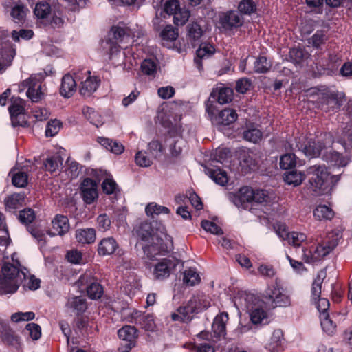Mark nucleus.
<instances>
[{
	"label": "nucleus",
	"instance_id": "obj_1",
	"mask_svg": "<svg viewBox=\"0 0 352 352\" xmlns=\"http://www.w3.org/2000/svg\"><path fill=\"white\" fill-rule=\"evenodd\" d=\"M135 233L143 241H151L150 245H146L142 248L144 255L148 258L152 260L156 255L168 252L163 239V236H166V229L160 222L144 221L135 229Z\"/></svg>",
	"mask_w": 352,
	"mask_h": 352
},
{
	"label": "nucleus",
	"instance_id": "obj_2",
	"mask_svg": "<svg viewBox=\"0 0 352 352\" xmlns=\"http://www.w3.org/2000/svg\"><path fill=\"white\" fill-rule=\"evenodd\" d=\"M2 276L0 278V292L12 294L17 291L20 285L26 282L28 270L21 268L19 261L14 263H5L1 267Z\"/></svg>",
	"mask_w": 352,
	"mask_h": 352
},
{
	"label": "nucleus",
	"instance_id": "obj_3",
	"mask_svg": "<svg viewBox=\"0 0 352 352\" xmlns=\"http://www.w3.org/2000/svg\"><path fill=\"white\" fill-rule=\"evenodd\" d=\"M309 176L308 188L312 195L325 194L330 188V172L325 165H314L307 168Z\"/></svg>",
	"mask_w": 352,
	"mask_h": 352
},
{
	"label": "nucleus",
	"instance_id": "obj_4",
	"mask_svg": "<svg viewBox=\"0 0 352 352\" xmlns=\"http://www.w3.org/2000/svg\"><path fill=\"white\" fill-rule=\"evenodd\" d=\"M8 30H0V74L11 65L16 49L9 40Z\"/></svg>",
	"mask_w": 352,
	"mask_h": 352
},
{
	"label": "nucleus",
	"instance_id": "obj_5",
	"mask_svg": "<svg viewBox=\"0 0 352 352\" xmlns=\"http://www.w3.org/2000/svg\"><path fill=\"white\" fill-rule=\"evenodd\" d=\"M180 260L175 257L163 258L153 265V276L155 280H164L175 272Z\"/></svg>",
	"mask_w": 352,
	"mask_h": 352
},
{
	"label": "nucleus",
	"instance_id": "obj_6",
	"mask_svg": "<svg viewBox=\"0 0 352 352\" xmlns=\"http://www.w3.org/2000/svg\"><path fill=\"white\" fill-rule=\"evenodd\" d=\"M338 245V238L333 234L327 236L326 239L319 243L316 247L313 254L308 257L306 263H314L321 260L332 252Z\"/></svg>",
	"mask_w": 352,
	"mask_h": 352
},
{
	"label": "nucleus",
	"instance_id": "obj_7",
	"mask_svg": "<svg viewBox=\"0 0 352 352\" xmlns=\"http://www.w3.org/2000/svg\"><path fill=\"white\" fill-rule=\"evenodd\" d=\"M264 302L272 308L276 307H287L291 304V300L288 295L283 293L277 285L269 287L263 294Z\"/></svg>",
	"mask_w": 352,
	"mask_h": 352
},
{
	"label": "nucleus",
	"instance_id": "obj_8",
	"mask_svg": "<svg viewBox=\"0 0 352 352\" xmlns=\"http://www.w3.org/2000/svg\"><path fill=\"white\" fill-rule=\"evenodd\" d=\"M296 148L302 151L306 156L317 157L325 148L324 143L314 139H305V137L295 138Z\"/></svg>",
	"mask_w": 352,
	"mask_h": 352
},
{
	"label": "nucleus",
	"instance_id": "obj_9",
	"mask_svg": "<svg viewBox=\"0 0 352 352\" xmlns=\"http://www.w3.org/2000/svg\"><path fill=\"white\" fill-rule=\"evenodd\" d=\"M42 82L36 76H30L23 80L19 85L21 91L28 89L26 95L32 102H38L44 97V93L41 91Z\"/></svg>",
	"mask_w": 352,
	"mask_h": 352
},
{
	"label": "nucleus",
	"instance_id": "obj_10",
	"mask_svg": "<svg viewBox=\"0 0 352 352\" xmlns=\"http://www.w3.org/2000/svg\"><path fill=\"white\" fill-rule=\"evenodd\" d=\"M239 164L244 174L254 171L258 168L256 151L248 148H241L238 151Z\"/></svg>",
	"mask_w": 352,
	"mask_h": 352
},
{
	"label": "nucleus",
	"instance_id": "obj_11",
	"mask_svg": "<svg viewBox=\"0 0 352 352\" xmlns=\"http://www.w3.org/2000/svg\"><path fill=\"white\" fill-rule=\"evenodd\" d=\"M80 195L86 204H91L98 197L97 184L91 178H85L80 184Z\"/></svg>",
	"mask_w": 352,
	"mask_h": 352
},
{
	"label": "nucleus",
	"instance_id": "obj_12",
	"mask_svg": "<svg viewBox=\"0 0 352 352\" xmlns=\"http://www.w3.org/2000/svg\"><path fill=\"white\" fill-rule=\"evenodd\" d=\"M219 23L225 30H232L242 26L243 20L237 11L230 10L220 16Z\"/></svg>",
	"mask_w": 352,
	"mask_h": 352
},
{
	"label": "nucleus",
	"instance_id": "obj_13",
	"mask_svg": "<svg viewBox=\"0 0 352 352\" xmlns=\"http://www.w3.org/2000/svg\"><path fill=\"white\" fill-rule=\"evenodd\" d=\"M75 77H73L70 74H65L61 82L60 88V94L65 98H70L76 90V80H80V73H74Z\"/></svg>",
	"mask_w": 352,
	"mask_h": 352
},
{
	"label": "nucleus",
	"instance_id": "obj_14",
	"mask_svg": "<svg viewBox=\"0 0 352 352\" xmlns=\"http://www.w3.org/2000/svg\"><path fill=\"white\" fill-rule=\"evenodd\" d=\"M228 314L227 312H222L217 315L213 321L212 329L213 336L218 340L223 339L226 336V324L228 321Z\"/></svg>",
	"mask_w": 352,
	"mask_h": 352
},
{
	"label": "nucleus",
	"instance_id": "obj_15",
	"mask_svg": "<svg viewBox=\"0 0 352 352\" xmlns=\"http://www.w3.org/2000/svg\"><path fill=\"white\" fill-rule=\"evenodd\" d=\"M53 231L49 230L48 234L51 236L56 235L63 236L69 230L68 218L63 214H56L52 221Z\"/></svg>",
	"mask_w": 352,
	"mask_h": 352
},
{
	"label": "nucleus",
	"instance_id": "obj_16",
	"mask_svg": "<svg viewBox=\"0 0 352 352\" xmlns=\"http://www.w3.org/2000/svg\"><path fill=\"white\" fill-rule=\"evenodd\" d=\"M85 73L88 74V76L85 80L81 82L79 91L83 96L88 97L96 91L100 85V80L96 76H91V72L89 70H86Z\"/></svg>",
	"mask_w": 352,
	"mask_h": 352
},
{
	"label": "nucleus",
	"instance_id": "obj_17",
	"mask_svg": "<svg viewBox=\"0 0 352 352\" xmlns=\"http://www.w3.org/2000/svg\"><path fill=\"white\" fill-rule=\"evenodd\" d=\"M237 118L238 115L234 109L226 108L220 111L218 115L214 116L212 123L217 126H228L234 123Z\"/></svg>",
	"mask_w": 352,
	"mask_h": 352
},
{
	"label": "nucleus",
	"instance_id": "obj_18",
	"mask_svg": "<svg viewBox=\"0 0 352 352\" xmlns=\"http://www.w3.org/2000/svg\"><path fill=\"white\" fill-rule=\"evenodd\" d=\"M233 90L230 87H218L210 93V98L218 103L224 104L230 102L233 99Z\"/></svg>",
	"mask_w": 352,
	"mask_h": 352
},
{
	"label": "nucleus",
	"instance_id": "obj_19",
	"mask_svg": "<svg viewBox=\"0 0 352 352\" xmlns=\"http://www.w3.org/2000/svg\"><path fill=\"white\" fill-rule=\"evenodd\" d=\"M188 308L194 314L199 313L210 307V302L204 295H194L188 301Z\"/></svg>",
	"mask_w": 352,
	"mask_h": 352
},
{
	"label": "nucleus",
	"instance_id": "obj_20",
	"mask_svg": "<svg viewBox=\"0 0 352 352\" xmlns=\"http://www.w3.org/2000/svg\"><path fill=\"white\" fill-rule=\"evenodd\" d=\"M118 248V244L113 237L104 238L98 244V252L99 255H111Z\"/></svg>",
	"mask_w": 352,
	"mask_h": 352
},
{
	"label": "nucleus",
	"instance_id": "obj_21",
	"mask_svg": "<svg viewBox=\"0 0 352 352\" xmlns=\"http://www.w3.org/2000/svg\"><path fill=\"white\" fill-rule=\"evenodd\" d=\"M204 31L199 24L197 22L190 23L188 25V35L189 41L193 47H197L201 43Z\"/></svg>",
	"mask_w": 352,
	"mask_h": 352
},
{
	"label": "nucleus",
	"instance_id": "obj_22",
	"mask_svg": "<svg viewBox=\"0 0 352 352\" xmlns=\"http://www.w3.org/2000/svg\"><path fill=\"white\" fill-rule=\"evenodd\" d=\"M66 306L76 315L84 313L87 308L86 299L82 296H73L69 298Z\"/></svg>",
	"mask_w": 352,
	"mask_h": 352
},
{
	"label": "nucleus",
	"instance_id": "obj_23",
	"mask_svg": "<svg viewBox=\"0 0 352 352\" xmlns=\"http://www.w3.org/2000/svg\"><path fill=\"white\" fill-rule=\"evenodd\" d=\"M76 239L82 244H90L94 243L96 238L94 228L77 229L76 231Z\"/></svg>",
	"mask_w": 352,
	"mask_h": 352
},
{
	"label": "nucleus",
	"instance_id": "obj_24",
	"mask_svg": "<svg viewBox=\"0 0 352 352\" xmlns=\"http://www.w3.org/2000/svg\"><path fill=\"white\" fill-rule=\"evenodd\" d=\"M205 172L217 184L224 186L228 182L227 173L220 168L206 167Z\"/></svg>",
	"mask_w": 352,
	"mask_h": 352
},
{
	"label": "nucleus",
	"instance_id": "obj_25",
	"mask_svg": "<svg viewBox=\"0 0 352 352\" xmlns=\"http://www.w3.org/2000/svg\"><path fill=\"white\" fill-rule=\"evenodd\" d=\"M243 138L245 140L254 144L258 143L263 138V132L255 127L253 124L247 125L243 132Z\"/></svg>",
	"mask_w": 352,
	"mask_h": 352
},
{
	"label": "nucleus",
	"instance_id": "obj_26",
	"mask_svg": "<svg viewBox=\"0 0 352 352\" xmlns=\"http://www.w3.org/2000/svg\"><path fill=\"white\" fill-rule=\"evenodd\" d=\"M193 312H191L187 304L185 306H181L177 309V313L171 314V318L173 321H179L182 322H189L193 318Z\"/></svg>",
	"mask_w": 352,
	"mask_h": 352
},
{
	"label": "nucleus",
	"instance_id": "obj_27",
	"mask_svg": "<svg viewBox=\"0 0 352 352\" xmlns=\"http://www.w3.org/2000/svg\"><path fill=\"white\" fill-rule=\"evenodd\" d=\"M324 160L327 162L337 166H346L349 163V160L342 154L334 151L327 152L323 156Z\"/></svg>",
	"mask_w": 352,
	"mask_h": 352
},
{
	"label": "nucleus",
	"instance_id": "obj_28",
	"mask_svg": "<svg viewBox=\"0 0 352 352\" xmlns=\"http://www.w3.org/2000/svg\"><path fill=\"white\" fill-rule=\"evenodd\" d=\"M283 339V332L282 330H274L268 343L266 344V349L271 352L278 351L281 347Z\"/></svg>",
	"mask_w": 352,
	"mask_h": 352
},
{
	"label": "nucleus",
	"instance_id": "obj_29",
	"mask_svg": "<svg viewBox=\"0 0 352 352\" xmlns=\"http://www.w3.org/2000/svg\"><path fill=\"white\" fill-rule=\"evenodd\" d=\"M162 41L163 45L169 47V42L175 41L178 37V30L175 28L172 25H167L162 30L160 34Z\"/></svg>",
	"mask_w": 352,
	"mask_h": 352
},
{
	"label": "nucleus",
	"instance_id": "obj_30",
	"mask_svg": "<svg viewBox=\"0 0 352 352\" xmlns=\"http://www.w3.org/2000/svg\"><path fill=\"white\" fill-rule=\"evenodd\" d=\"M305 179V175L301 171L293 169L284 174L285 182L294 186H299Z\"/></svg>",
	"mask_w": 352,
	"mask_h": 352
},
{
	"label": "nucleus",
	"instance_id": "obj_31",
	"mask_svg": "<svg viewBox=\"0 0 352 352\" xmlns=\"http://www.w3.org/2000/svg\"><path fill=\"white\" fill-rule=\"evenodd\" d=\"M25 100L19 97H12L11 104L8 108L10 118L25 113Z\"/></svg>",
	"mask_w": 352,
	"mask_h": 352
},
{
	"label": "nucleus",
	"instance_id": "obj_32",
	"mask_svg": "<svg viewBox=\"0 0 352 352\" xmlns=\"http://www.w3.org/2000/svg\"><path fill=\"white\" fill-rule=\"evenodd\" d=\"M118 336L122 340L135 342L137 329L134 326L125 325L118 331Z\"/></svg>",
	"mask_w": 352,
	"mask_h": 352
},
{
	"label": "nucleus",
	"instance_id": "obj_33",
	"mask_svg": "<svg viewBox=\"0 0 352 352\" xmlns=\"http://www.w3.org/2000/svg\"><path fill=\"white\" fill-rule=\"evenodd\" d=\"M314 215L318 220H330L334 217L333 210L326 205H319L314 210Z\"/></svg>",
	"mask_w": 352,
	"mask_h": 352
},
{
	"label": "nucleus",
	"instance_id": "obj_34",
	"mask_svg": "<svg viewBox=\"0 0 352 352\" xmlns=\"http://www.w3.org/2000/svg\"><path fill=\"white\" fill-rule=\"evenodd\" d=\"M25 195L22 193H14L5 199L6 207L10 209H17L24 202Z\"/></svg>",
	"mask_w": 352,
	"mask_h": 352
},
{
	"label": "nucleus",
	"instance_id": "obj_35",
	"mask_svg": "<svg viewBox=\"0 0 352 352\" xmlns=\"http://www.w3.org/2000/svg\"><path fill=\"white\" fill-rule=\"evenodd\" d=\"M321 327L328 335H333L336 331V324L330 318L328 313H324L320 316Z\"/></svg>",
	"mask_w": 352,
	"mask_h": 352
},
{
	"label": "nucleus",
	"instance_id": "obj_36",
	"mask_svg": "<svg viewBox=\"0 0 352 352\" xmlns=\"http://www.w3.org/2000/svg\"><path fill=\"white\" fill-rule=\"evenodd\" d=\"M272 63L265 56H258L254 63V71L258 74H265L270 71Z\"/></svg>",
	"mask_w": 352,
	"mask_h": 352
},
{
	"label": "nucleus",
	"instance_id": "obj_37",
	"mask_svg": "<svg viewBox=\"0 0 352 352\" xmlns=\"http://www.w3.org/2000/svg\"><path fill=\"white\" fill-rule=\"evenodd\" d=\"M325 276L326 273L323 271H320L318 272L316 278L312 284L311 294L314 302H316L320 296L322 283Z\"/></svg>",
	"mask_w": 352,
	"mask_h": 352
},
{
	"label": "nucleus",
	"instance_id": "obj_38",
	"mask_svg": "<svg viewBox=\"0 0 352 352\" xmlns=\"http://www.w3.org/2000/svg\"><path fill=\"white\" fill-rule=\"evenodd\" d=\"M104 289L102 286L98 282H91L87 287V294L89 298L92 300L100 299L103 295Z\"/></svg>",
	"mask_w": 352,
	"mask_h": 352
},
{
	"label": "nucleus",
	"instance_id": "obj_39",
	"mask_svg": "<svg viewBox=\"0 0 352 352\" xmlns=\"http://www.w3.org/2000/svg\"><path fill=\"white\" fill-rule=\"evenodd\" d=\"M254 190L248 186L241 187L238 192L237 201L241 204L252 202L254 199Z\"/></svg>",
	"mask_w": 352,
	"mask_h": 352
},
{
	"label": "nucleus",
	"instance_id": "obj_40",
	"mask_svg": "<svg viewBox=\"0 0 352 352\" xmlns=\"http://www.w3.org/2000/svg\"><path fill=\"white\" fill-rule=\"evenodd\" d=\"M238 9L241 14L250 15L256 11L257 3L254 0H241L238 5Z\"/></svg>",
	"mask_w": 352,
	"mask_h": 352
},
{
	"label": "nucleus",
	"instance_id": "obj_41",
	"mask_svg": "<svg viewBox=\"0 0 352 352\" xmlns=\"http://www.w3.org/2000/svg\"><path fill=\"white\" fill-rule=\"evenodd\" d=\"M200 280V276L195 269L189 268L184 272L183 281L184 283L193 286L199 283Z\"/></svg>",
	"mask_w": 352,
	"mask_h": 352
},
{
	"label": "nucleus",
	"instance_id": "obj_42",
	"mask_svg": "<svg viewBox=\"0 0 352 352\" xmlns=\"http://www.w3.org/2000/svg\"><path fill=\"white\" fill-rule=\"evenodd\" d=\"M327 39V36L325 32L322 30H318L310 38H309L308 43L314 47L318 49L324 43Z\"/></svg>",
	"mask_w": 352,
	"mask_h": 352
},
{
	"label": "nucleus",
	"instance_id": "obj_43",
	"mask_svg": "<svg viewBox=\"0 0 352 352\" xmlns=\"http://www.w3.org/2000/svg\"><path fill=\"white\" fill-rule=\"evenodd\" d=\"M36 218L34 211L32 208H25L19 212L18 219L24 225L32 223Z\"/></svg>",
	"mask_w": 352,
	"mask_h": 352
},
{
	"label": "nucleus",
	"instance_id": "obj_44",
	"mask_svg": "<svg viewBox=\"0 0 352 352\" xmlns=\"http://www.w3.org/2000/svg\"><path fill=\"white\" fill-rule=\"evenodd\" d=\"M296 155L294 153L285 154L280 159V167L282 169H292L296 166Z\"/></svg>",
	"mask_w": 352,
	"mask_h": 352
},
{
	"label": "nucleus",
	"instance_id": "obj_45",
	"mask_svg": "<svg viewBox=\"0 0 352 352\" xmlns=\"http://www.w3.org/2000/svg\"><path fill=\"white\" fill-rule=\"evenodd\" d=\"M12 184L18 188H24L28 183V175L25 172L18 171L12 177Z\"/></svg>",
	"mask_w": 352,
	"mask_h": 352
},
{
	"label": "nucleus",
	"instance_id": "obj_46",
	"mask_svg": "<svg viewBox=\"0 0 352 352\" xmlns=\"http://www.w3.org/2000/svg\"><path fill=\"white\" fill-rule=\"evenodd\" d=\"M34 14L39 19H45L51 12V6L47 2H38L36 3Z\"/></svg>",
	"mask_w": 352,
	"mask_h": 352
},
{
	"label": "nucleus",
	"instance_id": "obj_47",
	"mask_svg": "<svg viewBox=\"0 0 352 352\" xmlns=\"http://www.w3.org/2000/svg\"><path fill=\"white\" fill-rule=\"evenodd\" d=\"M62 164V158L59 155H53L47 157L44 162L45 170L53 173Z\"/></svg>",
	"mask_w": 352,
	"mask_h": 352
},
{
	"label": "nucleus",
	"instance_id": "obj_48",
	"mask_svg": "<svg viewBox=\"0 0 352 352\" xmlns=\"http://www.w3.org/2000/svg\"><path fill=\"white\" fill-rule=\"evenodd\" d=\"M252 202L266 206L271 203V198L266 190H254V199L252 200Z\"/></svg>",
	"mask_w": 352,
	"mask_h": 352
},
{
	"label": "nucleus",
	"instance_id": "obj_49",
	"mask_svg": "<svg viewBox=\"0 0 352 352\" xmlns=\"http://www.w3.org/2000/svg\"><path fill=\"white\" fill-rule=\"evenodd\" d=\"M201 45V44L199 45ZM214 47L212 45H204L203 47L201 46L197 50V58H195V62L197 65L199 69H200L201 60L200 59L206 57L210 56L214 53Z\"/></svg>",
	"mask_w": 352,
	"mask_h": 352
},
{
	"label": "nucleus",
	"instance_id": "obj_50",
	"mask_svg": "<svg viewBox=\"0 0 352 352\" xmlns=\"http://www.w3.org/2000/svg\"><path fill=\"white\" fill-rule=\"evenodd\" d=\"M145 211L148 216H153L154 214L158 215L162 213L168 214L170 212V210L167 207L157 205L155 203L148 204Z\"/></svg>",
	"mask_w": 352,
	"mask_h": 352
},
{
	"label": "nucleus",
	"instance_id": "obj_51",
	"mask_svg": "<svg viewBox=\"0 0 352 352\" xmlns=\"http://www.w3.org/2000/svg\"><path fill=\"white\" fill-rule=\"evenodd\" d=\"M27 10L23 5H16L12 8L10 15L15 22H22L25 19Z\"/></svg>",
	"mask_w": 352,
	"mask_h": 352
},
{
	"label": "nucleus",
	"instance_id": "obj_52",
	"mask_svg": "<svg viewBox=\"0 0 352 352\" xmlns=\"http://www.w3.org/2000/svg\"><path fill=\"white\" fill-rule=\"evenodd\" d=\"M190 16L189 10L179 8L173 15L174 23L176 25H183L188 20Z\"/></svg>",
	"mask_w": 352,
	"mask_h": 352
},
{
	"label": "nucleus",
	"instance_id": "obj_53",
	"mask_svg": "<svg viewBox=\"0 0 352 352\" xmlns=\"http://www.w3.org/2000/svg\"><path fill=\"white\" fill-rule=\"evenodd\" d=\"M285 235L287 236V241H288V243L294 246H300L301 243L305 241L307 239L305 234L297 232L285 233Z\"/></svg>",
	"mask_w": 352,
	"mask_h": 352
},
{
	"label": "nucleus",
	"instance_id": "obj_54",
	"mask_svg": "<svg viewBox=\"0 0 352 352\" xmlns=\"http://www.w3.org/2000/svg\"><path fill=\"white\" fill-rule=\"evenodd\" d=\"M62 126V123L60 120L56 119L51 120L48 122L46 130L45 135L47 137H54L56 135Z\"/></svg>",
	"mask_w": 352,
	"mask_h": 352
},
{
	"label": "nucleus",
	"instance_id": "obj_55",
	"mask_svg": "<svg viewBox=\"0 0 352 352\" xmlns=\"http://www.w3.org/2000/svg\"><path fill=\"white\" fill-rule=\"evenodd\" d=\"M201 226L204 230L212 234L217 235H221L223 234V230L212 221L203 220L201 223Z\"/></svg>",
	"mask_w": 352,
	"mask_h": 352
},
{
	"label": "nucleus",
	"instance_id": "obj_56",
	"mask_svg": "<svg viewBox=\"0 0 352 352\" xmlns=\"http://www.w3.org/2000/svg\"><path fill=\"white\" fill-rule=\"evenodd\" d=\"M34 36V32L29 29H21L19 31L13 30L12 32V37L16 42H19L20 38L25 40H30Z\"/></svg>",
	"mask_w": 352,
	"mask_h": 352
},
{
	"label": "nucleus",
	"instance_id": "obj_57",
	"mask_svg": "<svg viewBox=\"0 0 352 352\" xmlns=\"http://www.w3.org/2000/svg\"><path fill=\"white\" fill-rule=\"evenodd\" d=\"M35 314L32 311L28 312H17L14 313L11 316L12 322H19L20 321H30L34 318Z\"/></svg>",
	"mask_w": 352,
	"mask_h": 352
},
{
	"label": "nucleus",
	"instance_id": "obj_58",
	"mask_svg": "<svg viewBox=\"0 0 352 352\" xmlns=\"http://www.w3.org/2000/svg\"><path fill=\"white\" fill-rule=\"evenodd\" d=\"M98 228L100 230L107 231L108 230L111 225V221L107 214H101L97 217Z\"/></svg>",
	"mask_w": 352,
	"mask_h": 352
},
{
	"label": "nucleus",
	"instance_id": "obj_59",
	"mask_svg": "<svg viewBox=\"0 0 352 352\" xmlns=\"http://www.w3.org/2000/svg\"><path fill=\"white\" fill-rule=\"evenodd\" d=\"M156 69V64L151 59H145L141 64L142 72L146 75H153Z\"/></svg>",
	"mask_w": 352,
	"mask_h": 352
},
{
	"label": "nucleus",
	"instance_id": "obj_60",
	"mask_svg": "<svg viewBox=\"0 0 352 352\" xmlns=\"http://www.w3.org/2000/svg\"><path fill=\"white\" fill-rule=\"evenodd\" d=\"M252 85V81L248 78L239 79L236 82L235 89L238 93L245 94Z\"/></svg>",
	"mask_w": 352,
	"mask_h": 352
},
{
	"label": "nucleus",
	"instance_id": "obj_61",
	"mask_svg": "<svg viewBox=\"0 0 352 352\" xmlns=\"http://www.w3.org/2000/svg\"><path fill=\"white\" fill-rule=\"evenodd\" d=\"M136 164L141 167H148L152 164V160L142 151H138L135 156Z\"/></svg>",
	"mask_w": 352,
	"mask_h": 352
},
{
	"label": "nucleus",
	"instance_id": "obj_62",
	"mask_svg": "<svg viewBox=\"0 0 352 352\" xmlns=\"http://www.w3.org/2000/svg\"><path fill=\"white\" fill-rule=\"evenodd\" d=\"M103 192L107 195H111L116 192L117 184L113 179L107 178L102 184Z\"/></svg>",
	"mask_w": 352,
	"mask_h": 352
},
{
	"label": "nucleus",
	"instance_id": "obj_63",
	"mask_svg": "<svg viewBox=\"0 0 352 352\" xmlns=\"http://www.w3.org/2000/svg\"><path fill=\"white\" fill-rule=\"evenodd\" d=\"M179 6L178 0H168L164 4V11L169 15H174Z\"/></svg>",
	"mask_w": 352,
	"mask_h": 352
},
{
	"label": "nucleus",
	"instance_id": "obj_64",
	"mask_svg": "<svg viewBox=\"0 0 352 352\" xmlns=\"http://www.w3.org/2000/svg\"><path fill=\"white\" fill-rule=\"evenodd\" d=\"M26 330L29 331L30 337L33 340H38L41 336V327L36 323H28L25 327Z\"/></svg>",
	"mask_w": 352,
	"mask_h": 352
}]
</instances>
